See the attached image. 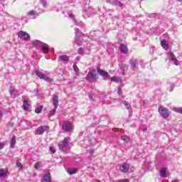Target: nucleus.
I'll return each instance as SVG.
<instances>
[{
    "label": "nucleus",
    "instance_id": "nucleus-2",
    "mask_svg": "<svg viewBox=\"0 0 182 182\" xmlns=\"http://www.w3.org/2000/svg\"><path fill=\"white\" fill-rule=\"evenodd\" d=\"M32 43L34 46H38L39 48H41L43 53H48V52H49V46H48V44L41 42L38 40L32 41Z\"/></svg>",
    "mask_w": 182,
    "mask_h": 182
},
{
    "label": "nucleus",
    "instance_id": "nucleus-30",
    "mask_svg": "<svg viewBox=\"0 0 182 182\" xmlns=\"http://www.w3.org/2000/svg\"><path fill=\"white\" fill-rule=\"evenodd\" d=\"M124 106H126V107L129 110V112H132V106H130V104H129L127 101H124Z\"/></svg>",
    "mask_w": 182,
    "mask_h": 182
},
{
    "label": "nucleus",
    "instance_id": "nucleus-33",
    "mask_svg": "<svg viewBox=\"0 0 182 182\" xmlns=\"http://www.w3.org/2000/svg\"><path fill=\"white\" fill-rule=\"evenodd\" d=\"M174 112H176V113H180L182 114V107H176L173 109Z\"/></svg>",
    "mask_w": 182,
    "mask_h": 182
},
{
    "label": "nucleus",
    "instance_id": "nucleus-17",
    "mask_svg": "<svg viewBox=\"0 0 182 182\" xmlns=\"http://www.w3.org/2000/svg\"><path fill=\"white\" fill-rule=\"evenodd\" d=\"M160 176L163 178H167L168 174H167V168H161L160 170Z\"/></svg>",
    "mask_w": 182,
    "mask_h": 182
},
{
    "label": "nucleus",
    "instance_id": "nucleus-4",
    "mask_svg": "<svg viewBox=\"0 0 182 182\" xmlns=\"http://www.w3.org/2000/svg\"><path fill=\"white\" fill-rule=\"evenodd\" d=\"M35 73L38 77H40V79H43L46 82H52V80H53L52 77H49L48 75H46L40 70H36Z\"/></svg>",
    "mask_w": 182,
    "mask_h": 182
},
{
    "label": "nucleus",
    "instance_id": "nucleus-28",
    "mask_svg": "<svg viewBox=\"0 0 182 182\" xmlns=\"http://www.w3.org/2000/svg\"><path fill=\"white\" fill-rule=\"evenodd\" d=\"M41 168H42V161L36 162L34 164V168H36V170H39Z\"/></svg>",
    "mask_w": 182,
    "mask_h": 182
},
{
    "label": "nucleus",
    "instance_id": "nucleus-46",
    "mask_svg": "<svg viewBox=\"0 0 182 182\" xmlns=\"http://www.w3.org/2000/svg\"><path fill=\"white\" fill-rule=\"evenodd\" d=\"M2 117V112L0 111V119Z\"/></svg>",
    "mask_w": 182,
    "mask_h": 182
},
{
    "label": "nucleus",
    "instance_id": "nucleus-7",
    "mask_svg": "<svg viewBox=\"0 0 182 182\" xmlns=\"http://www.w3.org/2000/svg\"><path fill=\"white\" fill-rule=\"evenodd\" d=\"M62 129L64 132H67L68 133L72 132V130H73V126L72 125V122H64L62 125Z\"/></svg>",
    "mask_w": 182,
    "mask_h": 182
},
{
    "label": "nucleus",
    "instance_id": "nucleus-29",
    "mask_svg": "<svg viewBox=\"0 0 182 182\" xmlns=\"http://www.w3.org/2000/svg\"><path fill=\"white\" fill-rule=\"evenodd\" d=\"M43 109V105H40L38 107H36L35 109V112L37 114L41 113Z\"/></svg>",
    "mask_w": 182,
    "mask_h": 182
},
{
    "label": "nucleus",
    "instance_id": "nucleus-18",
    "mask_svg": "<svg viewBox=\"0 0 182 182\" xmlns=\"http://www.w3.org/2000/svg\"><path fill=\"white\" fill-rule=\"evenodd\" d=\"M59 60H61V62H63V63H68L69 62V56L66 55H62L58 57Z\"/></svg>",
    "mask_w": 182,
    "mask_h": 182
},
{
    "label": "nucleus",
    "instance_id": "nucleus-9",
    "mask_svg": "<svg viewBox=\"0 0 182 182\" xmlns=\"http://www.w3.org/2000/svg\"><path fill=\"white\" fill-rule=\"evenodd\" d=\"M48 130H49L48 126H46V125L41 126L37 128L35 134L42 135L45 133V132H48Z\"/></svg>",
    "mask_w": 182,
    "mask_h": 182
},
{
    "label": "nucleus",
    "instance_id": "nucleus-36",
    "mask_svg": "<svg viewBox=\"0 0 182 182\" xmlns=\"http://www.w3.org/2000/svg\"><path fill=\"white\" fill-rule=\"evenodd\" d=\"M79 55H85V50L82 48H78Z\"/></svg>",
    "mask_w": 182,
    "mask_h": 182
},
{
    "label": "nucleus",
    "instance_id": "nucleus-6",
    "mask_svg": "<svg viewBox=\"0 0 182 182\" xmlns=\"http://www.w3.org/2000/svg\"><path fill=\"white\" fill-rule=\"evenodd\" d=\"M70 141V138L69 136L65 137L63 141L58 144V148L62 151H64V150H66V147H68V144Z\"/></svg>",
    "mask_w": 182,
    "mask_h": 182
},
{
    "label": "nucleus",
    "instance_id": "nucleus-20",
    "mask_svg": "<svg viewBox=\"0 0 182 182\" xmlns=\"http://www.w3.org/2000/svg\"><path fill=\"white\" fill-rule=\"evenodd\" d=\"M119 49L122 53H127L129 52V49L127 48V46L124 44H121Z\"/></svg>",
    "mask_w": 182,
    "mask_h": 182
},
{
    "label": "nucleus",
    "instance_id": "nucleus-15",
    "mask_svg": "<svg viewBox=\"0 0 182 182\" xmlns=\"http://www.w3.org/2000/svg\"><path fill=\"white\" fill-rule=\"evenodd\" d=\"M107 2L108 4H112V5H115L116 6H119L120 8L123 6V4L118 0H107Z\"/></svg>",
    "mask_w": 182,
    "mask_h": 182
},
{
    "label": "nucleus",
    "instance_id": "nucleus-44",
    "mask_svg": "<svg viewBox=\"0 0 182 182\" xmlns=\"http://www.w3.org/2000/svg\"><path fill=\"white\" fill-rule=\"evenodd\" d=\"M174 90V86H171V89L169 90V92H173V90Z\"/></svg>",
    "mask_w": 182,
    "mask_h": 182
},
{
    "label": "nucleus",
    "instance_id": "nucleus-12",
    "mask_svg": "<svg viewBox=\"0 0 182 182\" xmlns=\"http://www.w3.org/2000/svg\"><path fill=\"white\" fill-rule=\"evenodd\" d=\"M21 126L23 129H25V130H28V129H31V127H32V122L28 120L21 121Z\"/></svg>",
    "mask_w": 182,
    "mask_h": 182
},
{
    "label": "nucleus",
    "instance_id": "nucleus-13",
    "mask_svg": "<svg viewBox=\"0 0 182 182\" xmlns=\"http://www.w3.org/2000/svg\"><path fill=\"white\" fill-rule=\"evenodd\" d=\"M130 169V165L127 163L122 164L119 166V170L122 173H127Z\"/></svg>",
    "mask_w": 182,
    "mask_h": 182
},
{
    "label": "nucleus",
    "instance_id": "nucleus-39",
    "mask_svg": "<svg viewBox=\"0 0 182 182\" xmlns=\"http://www.w3.org/2000/svg\"><path fill=\"white\" fill-rule=\"evenodd\" d=\"M117 94L119 95V96H122V88L118 87Z\"/></svg>",
    "mask_w": 182,
    "mask_h": 182
},
{
    "label": "nucleus",
    "instance_id": "nucleus-38",
    "mask_svg": "<svg viewBox=\"0 0 182 182\" xmlns=\"http://www.w3.org/2000/svg\"><path fill=\"white\" fill-rule=\"evenodd\" d=\"M49 150L52 153V154H55V153L56 151H55V149H53V147H52V146H50Z\"/></svg>",
    "mask_w": 182,
    "mask_h": 182
},
{
    "label": "nucleus",
    "instance_id": "nucleus-1",
    "mask_svg": "<svg viewBox=\"0 0 182 182\" xmlns=\"http://www.w3.org/2000/svg\"><path fill=\"white\" fill-rule=\"evenodd\" d=\"M97 72L99 73L100 76L102 77H105V79L107 77H110V80L112 82H115L116 83H120L122 82V79L119 77H110V75H109V73L100 69V68H97Z\"/></svg>",
    "mask_w": 182,
    "mask_h": 182
},
{
    "label": "nucleus",
    "instance_id": "nucleus-24",
    "mask_svg": "<svg viewBox=\"0 0 182 182\" xmlns=\"http://www.w3.org/2000/svg\"><path fill=\"white\" fill-rule=\"evenodd\" d=\"M6 174H8V170H6V169H0V177L1 178L6 177Z\"/></svg>",
    "mask_w": 182,
    "mask_h": 182
},
{
    "label": "nucleus",
    "instance_id": "nucleus-16",
    "mask_svg": "<svg viewBox=\"0 0 182 182\" xmlns=\"http://www.w3.org/2000/svg\"><path fill=\"white\" fill-rule=\"evenodd\" d=\"M53 105H54L55 109H58V106H59V99L58 95H53Z\"/></svg>",
    "mask_w": 182,
    "mask_h": 182
},
{
    "label": "nucleus",
    "instance_id": "nucleus-49",
    "mask_svg": "<svg viewBox=\"0 0 182 182\" xmlns=\"http://www.w3.org/2000/svg\"><path fill=\"white\" fill-rule=\"evenodd\" d=\"M177 1H178V2H182V0H177Z\"/></svg>",
    "mask_w": 182,
    "mask_h": 182
},
{
    "label": "nucleus",
    "instance_id": "nucleus-19",
    "mask_svg": "<svg viewBox=\"0 0 182 182\" xmlns=\"http://www.w3.org/2000/svg\"><path fill=\"white\" fill-rule=\"evenodd\" d=\"M10 95L11 96H13V97H16L17 96L19 95V94H18V90H16L14 87H10Z\"/></svg>",
    "mask_w": 182,
    "mask_h": 182
},
{
    "label": "nucleus",
    "instance_id": "nucleus-23",
    "mask_svg": "<svg viewBox=\"0 0 182 182\" xmlns=\"http://www.w3.org/2000/svg\"><path fill=\"white\" fill-rule=\"evenodd\" d=\"M67 171L68 173V174H76V173H77V169L75 168H69L68 169H67Z\"/></svg>",
    "mask_w": 182,
    "mask_h": 182
},
{
    "label": "nucleus",
    "instance_id": "nucleus-37",
    "mask_svg": "<svg viewBox=\"0 0 182 182\" xmlns=\"http://www.w3.org/2000/svg\"><path fill=\"white\" fill-rule=\"evenodd\" d=\"M16 166L17 167H18V168H20V170H22V168H23V166H22V164H21V162H16Z\"/></svg>",
    "mask_w": 182,
    "mask_h": 182
},
{
    "label": "nucleus",
    "instance_id": "nucleus-3",
    "mask_svg": "<svg viewBox=\"0 0 182 182\" xmlns=\"http://www.w3.org/2000/svg\"><path fill=\"white\" fill-rule=\"evenodd\" d=\"M86 80H87V82H90V83H93L95 82H97V74H96V70H92L91 71H90L86 77H85Z\"/></svg>",
    "mask_w": 182,
    "mask_h": 182
},
{
    "label": "nucleus",
    "instance_id": "nucleus-27",
    "mask_svg": "<svg viewBox=\"0 0 182 182\" xmlns=\"http://www.w3.org/2000/svg\"><path fill=\"white\" fill-rule=\"evenodd\" d=\"M68 16H69L70 18H71V19L73 21L75 25H77V21L76 19L75 18V16L73 15V13L69 12V13H68Z\"/></svg>",
    "mask_w": 182,
    "mask_h": 182
},
{
    "label": "nucleus",
    "instance_id": "nucleus-34",
    "mask_svg": "<svg viewBox=\"0 0 182 182\" xmlns=\"http://www.w3.org/2000/svg\"><path fill=\"white\" fill-rule=\"evenodd\" d=\"M55 113H56V109H51L48 114V117H50L51 116H53L55 114Z\"/></svg>",
    "mask_w": 182,
    "mask_h": 182
},
{
    "label": "nucleus",
    "instance_id": "nucleus-31",
    "mask_svg": "<svg viewBox=\"0 0 182 182\" xmlns=\"http://www.w3.org/2000/svg\"><path fill=\"white\" fill-rule=\"evenodd\" d=\"M122 140H123V141H124L125 143H129V141H130V138H129V136L124 135L122 136Z\"/></svg>",
    "mask_w": 182,
    "mask_h": 182
},
{
    "label": "nucleus",
    "instance_id": "nucleus-22",
    "mask_svg": "<svg viewBox=\"0 0 182 182\" xmlns=\"http://www.w3.org/2000/svg\"><path fill=\"white\" fill-rule=\"evenodd\" d=\"M23 109L24 110H28L29 109V102H28V100H24L23 102Z\"/></svg>",
    "mask_w": 182,
    "mask_h": 182
},
{
    "label": "nucleus",
    "instance_id": "nucleus-5",
    "mask_svg": "<svg viewBox=\"0 0 182 182\" xmlns=\"http://www.w3.org/2000/svg\"><path fill=\"white\" fill-rule=\"evenodd\" d=\"M159 112L161 117H163L164 119H167V117L170 116V113L168 112V109L163 106H161L159 107Z\"/></svg>",
    "mask_w": 182,
    "mask_h": 182
},
{
    "label": "nucleus",
    "instance_id": "nucleus-47",
    "mask_svg": "<svg viewBox=\"0 0 182 182\" xmlns=\"http://www.w3.org/2000/svg\"><path fill=\"white\" fill-rule=\"evenodd\" d=\"M171 182H178V181H172Z\"/></svg>",
    "mask_w": 182,
    "mask_h": 182
},
{
    "label": "nucleus",
    "instance_id": "nucleus-11",
    "mask_svg": "<svg viewBox=\"0 0 182 182\" xmlns=\"http://www.w3.org/2000/svg\"><path fill=\"white\" fill-rule=\"evenodd\" d=\"M129 64L131 65L132 70H137V69H139V67H137V65H139V60L131 59L129 60Z\"/></svg>",
    "mask_w": 182,
    "mask_h": 182
},
{
    "label": "nucleus",
    "instance_id": "nucleus-26",
    "mask_svg": "<svg viewBox=\"0 0 182 182\" xmlns=\"http://www.w3.org/2000/svg\"><path fill=\"white\" fill-rule=\"evenodd\" d=\"M35 15H36V12H35L34 11H31L28 13V16L31 19H35Z\"/></svg>",
    "mask_w": 182,
    "mask_h": 182
},
{
    "label": "nucleus",
    "instance_id": "nucleus-32",
    "mask_svg": "<svg viewBox=\"0 0 182 182\" xmlns=\"http://www.w3.org/2000/svg\"><path fill=\"white\" fill-rule=\"evenodd\" d=\"M73 69L76 73L77 76H79V68H77V65L76 64L73 65Z\"/></svg>",
    "mask_w": 182,
    "mask_h": 182
},
{
    "label": "nucleus",
    "instance_id": "nucleus-45",
    "mask_svg": "<svg viewBox=\"0 0 182 182\" xmlns=\"http://www.w3.org/2000/svg\"><path fill=\"white\" fill-rule=\"evenodd\" d=\"M90 156H93V151H91L90 152Z\"/></svg>",
    "mask_w": 182,
    "mask_h": 182
},
{
    "label": "nucleus",
    "instance_id": "nucleus-43",
    "mask_svg": "<svg viewBox=\"0 0 182 182\" xmlns=\"http://www.w3.org/2000/svg\"><path fill=\"white\" fill-rule=\"evenodd\" d=\"M4 149V144L0 143V150H2Z\"/></svg>",
    "mask_w": 182,
    "mask_h": 182
},
{
    "label": "nucleus",
    "instance_id": "nucleus-10",
    "mask_svg": "<svg viewBox=\"0 0 182 182\" xmlns=\"http://www.w3.org/2000/svg\"><path fill=\"white\" fill-rule=\"evenodd\" d=\"M17 35L18 38H20V39H21L22 41H29L31 38V36H29L28 33L22 31L17 33Z\"/></svg>",
    "mask_w": 182,
    "mask_h": 182
},
{
    "label": "nucleus",
    "instance_id": "nucleus-25",
    "mask_svg": "<svg viewBox=\"0 0 182 182\" xmlns=\"http://www.w3.org/2000/svg\"><path fill=\"white\" fill-rule=\"evenodd\" d=\"M16 143V136H15V135H13V136L11 139V147L14 148Z\"/></svg>",
    "mask_w": 182,
    "mask_h": 182
},
{
    "label": "nucleus",
    "instance_id": "nucleus-48",
    "mask_svg": "<svg viewBox=\"0 0 182 182\" xmlns=\"http://www.w3.org/2000/svg\"><path fill=\"white\" fill-rule=\"evenodd\" d=\"M90 99H92V95H89Z\"/></svg>",
    "mask_w": 182,
    "mask_h": 182
},
{
    "label": "nucleus",
    "instance_id": "nucleus-41",
    "mask_svg": "<svg viewBox=\"0 0 182 182\" xmlns=\"http://www.w3.org/2000/svg\"><path fill=\"white\" fill-rule=\"evenodd\" d=\"M41 4L43 6H46V0H41Z\"/></svg>",
    "mask_w": 182,
    "mask_h": 182
},
{
    "label": "nucleus",
    "instance_id": "nucleus-21",
    "mask_svg": "<svg viewBox=\"0 0 182 182\" xmlns=\"http://www.w3.org/2000/svg\"><path fill=\"white\" fill-rule=\"evenodd\" d=\"M161 45L162 46V48H164V49H165L166 50H167V49H168V43H167V41H166V40L161 41Z\"/></svg>",
    "mask_w": 182,
    "mask_h": 182
},
{
    "label": "nucleus",
    "instance_id": "nucleus-40",
    "mask_svg": "<svg viewBox=\"0 0 182 182\" xmlns=\"http://www.w3.org/2000/svg\"><path fill=\"white\" fill-rule=\"evenodd\" d=\"M126 68H127V65H126V64H124L121 66L122 70H124V69H126Z\"/></svg>",
    "mask_w": 182,
    "mask_h": 182
},
{
    "label": "nucleus",
    "instance_id": "nucleus-35",
    "mask_svg": "<svg viewBox=\"0 0 182 182\" xmlns=\"http://www.w3.org/2000/svg\"><path fill=\"white\" fill-rule=\"evenodd\" d=\"M75 38H80V31L77 28H75Z\"/></svg>",
    "mask_w": 182,
    "mask_h": 182
},
{
    "label": "nucleus",
    "instance_id": "nucleus-14",
    "mask_svg": "<svg viewBox=\"0 0 182 182\" xmlns=\"http://www.w3.org/2000/svg\"><path fill=\"white\" fill-rule=\"evenodd\" d=\"M41 182H52L50 178V172L46 173L41 178Z\"/></svg>",
    "mask_w": 182,
    "mask_h": 182
},
{
    "label": "nucleus",
    "instance_id": "nucleus-42",
    "mask_svg": "<svg viewBox=\"0 0 182 182\" xmlns=\"http://www.w3.org/2000/svg\"><path fill=\"white\" fill-rule=\"evenodd\" d=\"M117 182H129V179H122V180L117 181Z\"/></svg>",
    "mask_w": 182,
    "mask_h": 182
},
{
    "label": "nucleus",
    "instance_id": "nucleus-8",
    "mask_svg": "<svg viewBox=\"0 0 182 182\" xmlns=\"http://www.w3.org/2000/svg\"><path fill=\"white\" fill-rule=\"evenodd\" d=\"M167 58L169 59V60L173 62V65H176V66H178V65H180L178 60H177V58H176V55L174 53H173V52H168L167 53Z\"/></svg>",
    "mask_w": 182,
    "mask_h": 182
}]
</instances>
